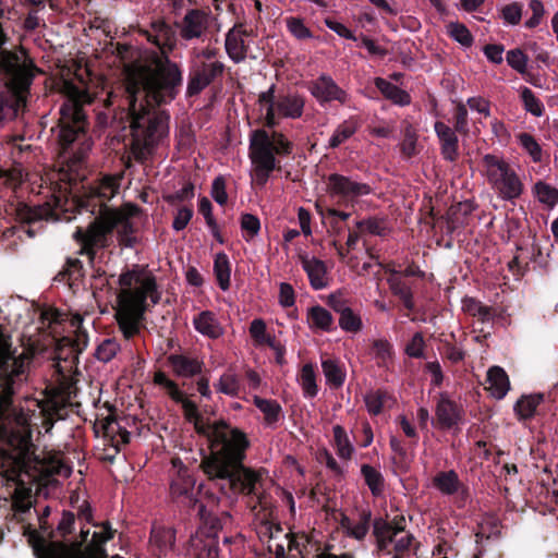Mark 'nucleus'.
I'll use <instances>...</instances> for the list:
<instances>
[{
    "instance_id": "f257e3e1",
    "label": "nucleus",
    "mask_w": 558,
    "mask_h": 558,
    "mask_svg": "<svg viewBox=\"0 0 558 558\" xmlns=\"http://www.w3.org/2000/svg\"><path fill=\"white\" fill-rule=\"evenodd\" d=\"M34 356L32 349L15 347L9 336L0 335V438L8 446L0 449V475L7 484L16 486L12 496L16 514L27 513L33 506L22 474L36 460V447L31 416L14 400L28 380Z\"/></svg>"
},
{
    "instance_id": "f03ea898",
    "label": "nucleus",
    "mask_w": 558,
    "mask_h": 558,
    "mask_svg": "<svg viewBox=\"0 0 558 558\" xmlns=\"http://www.w3.org/2000/svg\"><path fill=\"white\" fill-rule=\"evenodd\" d=\"M250 447L247 435L226 421V427L216 428L209 453L202 459L201 469L222 495L256 496L258 505H263L264 495L256 492V484L262 480L260 471L244 464Z\"/></svg>"
},
{
    "instance_id": "7ed1b4c3",
    "label": "nucleus",
    "mask_w": 558,
    "mask_h": 558,
    "mask_svg": "<svg viewBox=\"0 0 558 558\" xmlns=\"http://www.w3.org/2000/svg\"><path fill=\"white\" fill-rule=\"evenodd\" d=\"M93 101L94 97L87 89L70 85L59 109L58 122L51 128L61 162L60 180L71 185L87 175L86 158L93 140L84 107Z\"/></svg>"
},
{
    "instance_id": "20e7f679",
    "label": "nucleus",
    "mask_w": 558,
    "mask_h": 558,
    "mask_svg": "<svg viewBox=\"0 0 558 558\" xmlns=\"http://www.w3.org/2000/svg\"><path fill=\"white\" fill-rule=\"evenodd\" d=\"M144 35L160 53H154L148 63L129 68L126 77L132 78L133 86H146L157 102L173 101L183 85L181 66L168 56L175 46V32L166 21L157 20Z\"/></svg>"
},
{
    "instance_id": "39448f33",
    "label": "nucleus",
    "mask_w": 558,
    "mask_h": 558,
    "mask_svg": "<svg viewBox=\"0 0 558 558\" xmlns=\"http://www.w3.org/2000/svg\"><path fill=\"white\" fill-rule=\"evenodd\" d=\"M83 179L75 185H69V196L51 195L50 199L43 205L28 206L21 204L17 207V216L23 222H34L38 220L59 219L60 213H82L95 214L110 209L106 202L110 201L119 191L120 175H104L94 183L84 184Z\"/></svg>"
},
{
    "instance_id": "423d86ee",
    "label": "nucleus",
    "mask_w": 558,
    "mask_h": 558,
    "mask_svg": "<svg viewBox=\"0 0 558 558\" xmlns=\"http://www.w3.org/2000/svg\"><path fill=\"white\" fill-rule=\"evenodd\" d=\"M131 77H126V118L130 121L132 134L137 140H142L145 145H153L166 132L168 128V116L151 113L156 107L168 105L167 102H157L150 95L146 86H133Z\"/></svg>"
},
{
    "instance_id": "0eeeda50",
    "label": "nucleus",
    "mask_w": 558,
    "mask_h": 558,
    "mask_svg": "<svg viewBox=\"0 0 558 558\" xmlns=\"http://www.w3.org/2000/svg\"><path fill=\"white\" fill-rule=\"evenodd\" d=\"M293 151V143L281 132L271 134L265 129H256L250 134L248 157L253 165L252 178L263 187L275 170H281L276 156H289Z\"/></svg>"
},
{
    "instance_id": "6e6552de",
    "label": "nucleus",
    "mask_w": 558,
    "mask_h": 558,
    "mask_svg": "<svg viewBox=\"0 0 558 558\" xmlns=\"http://www.w3.org/2000/svg\"><path fill=\"white\" fill-rule=\"evenodd\" d=\"M98 214L86 229L77 227L73 234L74 240L81 245L78 254L86 255L90 263L94 262L98 250L110 246L111 235L120 221L111 209Z\"/></svg>"
},
{
    "instance_id": "1a4fd4ad",
    "label": "nucleus",
    "mask_w": 558,
    "mask_h": 558,
    "mask_svg": "<svg viewBox=\"0 0 558 558\" xmlns=\"http://www.w3.org/2000/svg\"><path fill=\"white\" fill-rule=\"evenodd\" d=\"M276 84L258 95V104L266 106L264 124L268 129H275L279 119H299L302 117L305 99L298 92H276Z\"/></svg>"
},
{
    "instance_id": "9d476101",
    "label": "nucleus",
    "mask_w": 558,
    "mask_h": 558,
    "mask_svg": "<svg viewBox=\"0 0 558 558\" xmlns=\"http://www.w3.org/2000/svg\"><path fill=\"white\" fill-rule=\"evenodd\" d=\"M86 332L76 333L74 337L64 336L54 339V360L57 372L64 375L70 373L78 364V355L87 347Z\"/></svg>"
},
{
    "instance_id": "9b49d317",
    "label": "nucleus",
    "mask_w": 558,
    "mask_h": 558,
    "mask_svg": "<svg viewBox=\"0 0 558 558\" xmlns=\"http://www.w3.org/2000/svg\"><path fill=\"white\" fill-rule=\"evenodd\" d=\"M483 161L487 168H496L499 172V178L495 180V186L502 199L513 201L521 196L523 184L509 163L492 154L485 155Z\"/></svg>"
},
{
    "instance_id": "f8f14e48",
    "label": "nucleus",
    "mask_w": 558,
    "mask_h": 558,
    "mask_svg": "<svg viewBox=\"0 0 558 558\" xmlns=\"http://www.w3.org/2000/svg\"><path fill=\"white\" fill-rule=\"evenodd\" d=\"M75 389L74 383L69 379L40 403L45 425L51 427L56 421L68 417L71 400L75 397Z\"/></svg>"
},
{
    "instance_id": "ddd939ff",
    "label": "nucleus",
    "mask_w": 558,
    "mask_h": 558,
    "mask_svg": "<svg viewBox=\"0 0 558 558\" xmlns=\"http://www.w3.org/2000/svg\"><path fill=\"white\" fill-rule=\"evenodd\" d=\"M36 558H84L81 543L50 542L47 543L35 530L26 532Z\"/></svg>"
},
{
    "instance_id": "4468645a",
    "label": "nucleus",
    "mask_w": 558,
    "mask_h": 558,
    "mask_svg": "<svg viewBox=\"0 0 558 558\" xmlns=\"http://www.w3.org/2000/svg\"><path fill=\"white\" fill-rule=\"evenodd\" d=\"M327 191L332 196H338L342 204H353L360 197L369 195L373 189L369 184L353 180L340 173H331L327 179Z\"/></svg>"
},
{
    "instance_id": "2eb2a0df",
    "label": "nucleus",
    "mask_w": 558,
    "mask_h": 558,
    "mask_svg": "<svg viewBox=\"0 0 558 558\" xmlns=\"http://www.w3.org/2000/svg\"><path fill=\"white\" fill-rule=\"evenodd\" d=\"M225 64L220 61L201 62L189 74L186 97L199 95L217 78L222 77Z\"/></svg>"
},
{
    "instance_id": "dca6fc26",
    "label": "nucleus",
    "mask_w": 558,
    "mask_h": 558,
    "mask_svg": "<svg viewBox=\"0 0 558 558\" xmlns=\"http://www.w3.org/2000/svg\"><path fill=\"white\" fill-rule=\"evenodd\" d=\"M195 481L186 472H179L170 484V495L177 502L187 508H197V514L206 520V507L198 501L194 494Z\"/></svg>"
},
{
    "instance_id": "f3484780",
    "label": "nucleus",
    "mask_w": 558,
    "mask_h": 558,
    "mask_svg": "<svg viewBox=\"0 0 558 558\" xmlns=\"http://www.w3.org/2000/svg\"><path fill=\"white\" fill-rule=\"evenodd\" d=\"M308 90L322 106L331 101L344 105L349 99L348 93L327 74H322L310 82Z\"/></svg>"
},
{
    "instance_id": "a211bd4d",
    "label": "nucleus",
    "mask_w": 558,
    "mask_h": 558,
    "mask_svg": "<svg viewBox=\"0 0 558 558\" xmlns=\"http://www.w3.org/2000/svg\"><path fill=\"white\" fill-rule=\"evenodd\" d=\"M436 426L440 429H452L457 427L464 416V411L461 404L451 400L447 393L442 392L435 409Z\"/></svg>"
},
{
    "instance_id": "6ab92c4d",
    "label": "nucleus",
    "mask_w": 558,
    "mask_h": 558,
    "mask_svg": "<svg viewBox=\"0 0 558 558\" xmlns=\"http://www.w3.org/2000/svg\"><path fill=\"white\" fill-rule=\"evenodd\" d=\"M119 307L116 315L117 323L123 337L130 340L140 333L145 315L144 310L141 303L119 304Z\"/></svg>"
},
{
    "instance_id": "aec40b11",
    "label": "nucleus",
    "mask_w": 558,
    "mask_h": 558,
    "mask_svg": "<svg viewBox=\"0 0 558 558\" xmlns=\"http://www.w3.org/2000/svg\"><path fill=\"white\" fill-rule=\"evenodd\" d=\"M209 14L201 9H190L183 20L177 23L180 36L184 40L198 39L208 28Z\"/></svg>"
},
{
    "instance_id": "412c9836",
    "label": "nucleus",
    "mask_w": 558,
    "mask_h": 558,
    "mask_svg": "<svg viewBox=\"0 0 558 558\" xmlns=\"http://www.w3.org/2000/svg\"><path fill=\"white\" fill-rule=\"evenodd\" d=\"M143 279L136 270L123 271L118 280L121 287L117 294L118 304L142 303L143 295L140 294V291Z\"/></svg>"
},
{
    "instance_id": "4be33fe9",
    "label": "nucleus",
    "mask_w": 558,
    "mask_h": 558,
    "mask_svg": "<svg viewBox=\"0 0 558 558\" xmlns=\"http://www.w3.org/2000/svg\"><path fill=\"white\" fill-rule=\"evenodd\" d=\"M243 36H250V33L242 23L234 24L226 34V51L234 63H240L246 58L248 46L244 43Z\"/></svg>"
},
{
    "instance_id": "5701e85b",
    "label": "nucleus",
    "mask_w": 558,
    "mask_h": 558,
    "mask_svg": "<svg viewBox=\"0 0 558 558\" xmlns=\"http://www.w3.org/2000/svg\"><path fill=\"white\" fill-rule=\"evenodd\" d=\"M300 262L314 290H323L328 287V269L324 260L303 254L300 255Z\"/></svg>"
},
{
    "instance_id": "b1692460",
    "label": "nucleus",
    "mask_w": 558,
    "mask_h": 558,
    "mask_svg": "<svg viewBox=\"0 0 558 558\" xmlns=\"http://www.w3.org/2000/svg\"><path fill=\"white\" fill-rule=\"evenodd\" d=\"M434 130L440 142L441 155L445 160L456 161L458 159L459 140L454 129L441 121H436Z\"/></svg>"
},
{
    "instance_id": "393cba45",
    "label": "nucleus",
    "mask_w": 558,
    "mask_h": 558,
    "mask_svg": "<svg viewBox=\"0 0 558 558\" xmlns=\"http://www.w3.org/2000/svg\"><path fill=\"white\" fill-rule=\"evenodd\" d=\"M433 485L442 495L452 496L461 492L468 495V487L460 481L454 470L440 471L433 477Z\"/></svg>"
},
{
    "instance_id": "a878e982",
    "label": "nucleus",
    "mask_w": 558,
    "mask_h": 558,
    "mask_svg": "<svg viewBox=\"0 0 558 558\" xmlns=\"http://www.w3.org/2000/svg\"><path fill=\"white\" fill-rule=\"evenodd\" d=\"M373 535L376 539V550L378 556L391 555V545L395 541L392 527L389 525V521L383 518H376L373 521Z\"/></svg>"
},
{
    "instance_id": "bb28decb",
    "label": "nucleus",
    "mask_w": 558,
    "mask_h": 558,
    "mask_svg": "<svg viewBox=\"0 0 558 558\" xmlns=\"http://www.w3.org/2000/svg\"><path fill=\"white\" fill-rule=\"evenodd\" d=\"M168 364L178 377H193L202 373L203 362L184 354H170Z\"/></svg>"
},
{
    "instance_id": "cd10ccee",
    "label": "nucleus",
    "mask_w": 558,
    "mask_h": 558,
    "mask_svg": "<svg viewBox=\"0 0 558 558\" xmlns=\"http://www.w3.org/2000/svg\"><path fill=\"white\" fill-rule=\"evenodd\" d=\"M193 325L199 333L210 339H218L223 335V328L211 311H203L197 314L193 319Z\"/></svg>"
},
{
    "instance_id": "c85d7f7f",
    "label": "nucleus",
    "mask_w": 558,
    "mask_h": 558,
    "mask_svg": "<svg viewBox=\"0 0 558 558\" xmlns=\"http://www.w3.org/2000/svg\"><path fill=\"white\" fill-rule=\"evenodd\" d=\"M544 401L543 393L523 395L514 403L513 411L520 422L532 420L539 414L537 408Z\"/></svg>"
},
{
    "instance_id": "c756f323",
    "label": "nucleus",
    "mask_w": 558,
    "mask_h": 558,
    "mask_svg": "<svg viewBox=\"0 0 558 558\" xmlns=\"http://www.w3.org/2000/svg\"><path fill=\"white\" fill-rule=\"evenodd\" d=\"M322 369L326 378V384L332 389H340L347 378L344 364L337 359H322Z\"/></svg>"
},
{
    "instance_id": "7c9ffc66",
    "label": "nucleus",
    "mask_w": 558,
    "mask_h": 558,
    "mask_svg": "<svg viewBox=\"0 0 558 558\" xmlns=\"http://www.w3.org/2000/svg\"><path fill=\"white\" fill-rule=\"evenodd\" d=\"M2 14L3 11L0 9V17ZM8 41L9 37L0 22V74H4L7 77L15 72L22 64L20 57L14 51L3 49Z\"/></svg>"
},
{
    "instance_id": "2f4dec72",
    "label": "nucleus",
    "mask_w": 558,
    "mask_h": 558,
    "mask_svg": "<svg viewBox=\"0 0 558 558\" xmlns=\"http://www.w3.org/2000/svg\"><path fill=\"white\" fill-rule=\"evenodd\" d=\"M361 120L356 116H351L341 122L329 138L328 147L331 149L338 148L341 144L351 138L360 129Z\"/></svg>"
},
{
    "instance_id": "473e14b6",
    "label": "nucleus",
    "mask_w": 558,
    "mask_h": 558,
    "mask_svg": "<svg viewBox=\"0 0 558 558\" xmlns=\"http://www.w3.org/2000/svg\"><path fill=\"white\" fill-rule=\"evenodd\" d=\"M489 391L496 399H502L510 389V380L506 371L500 366H492L487 372Z\"/></svg>"
},
{
    "instance_id": "72a5a7b5",
    "label": "nucleus",
    "mask_w": 558,
    "mask_h": 558,
    "mask_svg": "<svg viewBox=\"0 0 558 558\" xmlns=\"http://www.w3.org/2000/svg\"><path fill=\"white\" fill-rule=\"evenodd\" d=\"M376 88L384 95L385 98L391 100L398 106H408L411 104L410 94L400 88L399 86L388 82L383 77H376L374 80Z\"/></svg>"
},
{
    "instance_id": "f704fd0d",
    "label": "nucleus",
    "mask_w": 558,
    "mask_h": 558,
    "mask_svg": "<svg viewBox=\"0 0 558 558\" xmlns=\"http://www.w3.org/2000/svg\"><path fill=\"white\" fill-rule=\"evenodd\" d=\"M111 213L117 215L120 220L116 228L119 245L131 248L134 247L137 239L134 235L135 228L133 222L124 213L118 209H111Z\"/></svg>"
},
{
    "instance_id": "c9c22d12",
    "label": "nucleus",
    "mask_w": 558,
    "mask_h": 558,
    "mask_svg": "<svg viewBox=\"0 0 558 558\" xmlns=\"http://www.w3.org/2000/svg\"><path fill=\"white\" fill-rule=\"evenodd\" d=\"M84 266L81 259L75 257H68L64 266L58 272L56 279L73 286L84 278Z\"/></svg>"
},
{
    "instance_id": "e433bc0d",
    "label": "nucleus",
    "mask_w": 558,
    "mask_h": 558,
    "mask_svg": "<svg viewBox=\"0 0 558 558\" xmlns=\"http://www.w3.org/2000/svg\"><path fill=\"white\" fill-rule=\"evenodd\" d=\"M8 88L10 92L26 95L33 82V74L25 64H21L15 72L8 76Z\"/></svg>"
},
{
    "instance_id": "4c0bfd02",
    "label": "nucleus",
    "mask_w": 558,
    "mask_h": 558,
    "mask_svg": "<svg viewBox=\"0 0 558 558\" xmlns=\"http://www.w3.org/2000/svg\"><path fill=\"white\" fill-rule=\"evenodd\" d=\"M214 274L221 290L230 288L231 264L226 253L219 252L214 259Z\"/></svg>"
},
{
    "instance_id": "58836bf2",
    "label": "nucleus",
    "mask_w": 558,
    "mask_h": 558,
    "mask_svg": "<svg viewBox=\"0 0 558 558\" xmlns=\"http://www.w3.org/2000/svg\"><path fill=\"white\" fill-rule=\"evenodd\" d=\"M333 447L339 458L350 460L354 452V447L347 434V430L341 425L332 427Z\"/></svg>"
},
{
    "instance_id": "ea45409f",
    "label": "nucleus",
    "mask_w": 558,
    "mask_h": 558,
    "mask_svg": "<svg viewBox=\"0 0 558 558\" xmlns=\"http://www.w3.org/2000/svg\"><path fill=\"white\" fill-rule=\"evenodd\" d=\"M253 402L263 412L267 425H274L280 420L282 408L276 400L255 396Z\"/></svg>"
},
{
    "instance_id": "a19ab883",
    "label": "nucleus",
    "mask_w": 558,
    "mask_h": 558,
    "mask_svg": "<svg viewBox=\"0 0 558 558\" xmlns=\"http://www.w3.org/2000/svg\"><path fill=\"white\" fill-rule=\"evenodd\" d=\"M463 311L469 315L476 317L481 323H488L494 317V310L490 306L484 305L481 301L474 298H464L462 301Z\"/></svg>"
},
{
    "instance_id": "79ce46f5",
    "label": "nucleus",
    "mask_w": 558,
    "mask_h": 558,
    "mask_svg": "<svg viewBox=\"0 0 558 558\" xmlns=\"http://www.w3.org/2000/svg\"><path fill=\"white\" fill-rule=\"evenodd\" d=\"M150 542L158 548L160 554L173 549L175 533L168 527H154L150 533Z\"/></svg>"
},
{
    "instance_id": "37998d69",
    "label": "nucleus",
    "mask_w": 558,
    "mask_h": 558,
    "mask_svg": "<svg viewBox=\"0 0 558 558\" xmlns=\"http://www.w3.org/2000/svg\"><path fill=\"white\" fill-rule=\"evenodd\" d=\"M361 474L373 496H380L385 488L383 474L369 464H362Z\"/></svg>"
},
{
    "instance_id": "c03bdc74",
    "label": "nucleus",
    "mask_w": 558,
    "mask_h": 558,
    "mask_svg": "<svg viewBox=\"0 0 558 558\" xmlns=\"http://www.w3.org/2000/svg\"><path fill=\"white\" fill-rule=\"evenodd\" d=\"M389 446L395 452V457L392 458L395 472L407 473L410 469L411 459L409 458L405 448L402 446L401 440L391 436Z\"/></svg>"
},
{
    "instance_id": "a18cd8bd",
    "label": "nucleus",
    "mask_w": 558,
    "mask_h": 558,
    "mask_svg": "<svg viewBox=\"0 0 558 558\" xmlns=\"http://www.w3.org/2000/svg\"><path fill=\"white\" fill-rule=\"evenodd\" d=\"M196 558H218V541L215 535H207L205 539L197 538L193 542Z\"/></svg>"
},
{
    "instance_id": "49530a36",
    "label": "nucleus",
    "mask_w": 558,
    "mask_h": 558,
    "mask_svg": "<svg viewBox=\"0 0 558 558\" xmlns=\"http://www.w3.org/2000/svg\"><path fill=\"white\" fill-rule=\"evenodd\" d=\"M140 294L143 295V302L141 303V307H143L144 314L147 311V299L148 298L150 299V301L154 305L159 303L161 294L158 291L155 276L147 275L144 277L143 281H141Z\"/></svg>"
},
{
    "instance_id": "de8ad7c7",
    "label": "nucleus",
    "mask_w": 558,
    "mask_h": 558,
    "mask_svg": "<svg viewBox=\"0 0 558 558\" xmlns=\"http://www.w3.org/2000/svg\"><path fill=\"white\" fill-rule=\"evenodd\" d=\"M308 319L312 326L324 331L331 330L333 324L331 313L320 305H315L308 310Z\"/></svg>"
},
{
    "instance_id": "09e8293b",
    "label": "nucleus",
    "mask_w": 558,
    "mask_h": 558,
    "mask_svg": "<svg viewBox=\"0 0 558 558\" xmlns=\"http://www.w3.org/2000/svg\"><path fill=\"white\" fill-rule=\"evenodd\" d=\"M300 384L303 389L304 397L314 398L318 393V386L316 384V373L313 364L307 363L303 365L300 375Z\"/></svg>"
},
{
    "instance_id": "8fccbe9b",
    "label": "nucleus",
    "mask_w": 558,
    "mask_h": 558,
    "mask_svg": "<svg viewBox=\"0 0 558 558\" xmlns=\"http://www.w3.org/2000/svg\"><path fill=\"white\" fill-rule=\"evenodd\" d=\"M534 193L542 204L550 208L558 204V190L543 181L535 183Z\"/></svg>"
},
{
    "instance_id": "3c124183",
    "label": "nucleus",
    "mask_w": 558,
    "mask_h": 558,
    "mask_svg": "<svg viewBox=\"0 0 558 558\" xmlns=\"http://www.w3.org/2000/svg\"><path fill=\"white\" fill-rule=\"evenodd\" d=\"M524 109L534 117H542L545 108L543 102L535 96L533 90L529 87H522L520 94Z\"/></svg>"
},
{
    "instance_id": "603ef678",
    "label": "nucleus",
    "mask_w": 558,
    "mask_h": 558,
    "mask_svg": "<svg viewBox=\"0 0 558 558\" xmlns=\"http://www.w3.org/2000/svg\"><path fill=\"white\" fill-rule=\"evenodd\" d=\"M240 226L243 232V239L246 242L252 241L260 231L259 218L253 214H242L240 219Z\"/></svg>"
},
{
    "instance_id": "864d4df0",
    "label": "nucleus",
    "mask_w": 558,
    "mask_h": 558,
    "mask_svg": "<svg viewBox=\"0 0 558 558\" xmlns=\"http://www.w3.org/2000/svg\"><path fill=\"white\" fill-rule=\"evenodd\" d=\"M372 522V513L369 510L363 509L359 512V521L356 523H352L351 531L349 532V536L362 541L365 538L369 531Z\"/></svg>"
},
{
    "instance_id": "5fc2aeb1",
    "label": "nucleus",
    "mask_w": 558,
    "mask_h": 558,
    "mask_svg": "<svg viewBox=\"0 0 558 558\" xmlns=\"http://www.w3.org/2000/svg\"><path fill=\"white\" fill-rule=\"evenodd\" d=\"M195 432L207 439L208 447L211 445L214 440V433L216 432V428L221 429L222 427H226V421L225 420H218L215 422H205L203 416L197 420V422H193Z\"/></svg>"
},
{
    "instance_id": "6e6d98bb",
    "label": "nucleus",
    "mask_w": 558,
    "mask_h": 558,
    "mask_svg": "<svg viewBox=\"0 0 558 558\" xmlns=\"http://www.w3.org/2000/svg\"><path fill=\"white\" fill-rule=\"evenodd\" d=\"M390 399V395L381 389L371 392L365 396V405L367 411L372 415H378L381 413L386 401Z\"/></svg>"
},
{
    "instance_id": "4d7b16f0",
    "label": "nucleus",
    "mask_w": 558,
    "mask_h": 558,
    "mask_svg": "<svg viewBox=\"0 0 558 558\" xmlns=\"http://www.w3.org/2000/svg\"><path fill=\"white\" fill-rule=\"evenodd\" d=\"M215 387L219 392L230 397H239L240 395V380L234 374L221 375Z\"/></svg>"
},
{
    "instance_id": "13d9d810",
    "label": "nucleus",
    "mask_w": 558,
    "mask_h": 558,
    "mask_svg": "<svg viewBox=\"0 0 558 558\" xmlns=\"http://www.w3.org/2000/svg\"><path fill=\"white\" fill-rule=\"evenodd\" d=\"M448 34L459 44L464 47H471L473 44V36L468 27L459 22H450L447 26Z\"/></svg>"
},
{
    "instance_id": "bf43d9fd",
    "label": "nucleus",
    "mask_w": 558,
    "mask_h": 558,
    "mask_svg": "<svg viewBox=\"0 0 558 558\" xmlns=\"http://www.w3.org/2000/svg\"><path fill=\"white\" fill-rule=\"evenodd\" d=\"M120 350V343L116 338H107L105 339L96 349V357L101 362L111 361Z\"/></svg>"
},
{
    "instance_id": "052dcab7",
    "label": "nucleus",
    "mask_w": 558,
    "mask_h": 558,
    "mask_svg": "<svg viewBox=\"0 0 558 558\" xmlns=\"http://www.w3.org/2000/svg\"><path fill=\"white\" fill-rule=\"evenodd\" d=\"M520 145L523 147V149L531 156L532 160L534 162L542 161V147L536 142L535 137L530 133H521L519 136Z\"/></svg>"
},
{
    "instance_id": "680f3d73",
    "label": "nucleus",
    "mask_w": 558,
    "mask_h": 558,
    "mask_svg": "<svg viewBox=\"0 0 558 558\" xmlns=\"http://www.w3.org/2000/svg\"><path fill=\"white\" fill-rule=\"evenodd\" d=\"M288 31L300 40L313 37L311 29L304 24L301 17L290 16L286 19Z\"/></svg>"
},
{
    "instance_id": "e2e57ef3",
    "label": "nucleus",
    "mask_w": 558,
    "mask_h": 558,
    "mask_svg": "<svg viewBox=\"0 0 558 558\" xmlns=\"http://www.w3.org/2000/svg\"><path fill=\"white\" fill-rule=\"evenodd\" d=\"M339 326L344 331L356 333L362 330L363 323L360 315L355 314L353 310L350 308L345 313H341Z\"/></svg>"
},
{
    "instance_id": "0e129e2a",
    "label": "nucleus",
    "mask_w": 558,
    "mask_h": 558,
    "mask_svg": "<svg viewBox=\"0 0 558 558\" xmlns=\"http://www.w3.org/2000/svg\"><path fill=\"white\" fill-rule=\"evenodd\" d=\"M75 529V514L71 511L63 510L60 520L54 530L56 537L65 538L72 534Z\"/></svg>"
},
{
    "instance_id": "69168bd1",
    "label": "nucleus",
    "mask_w": 558,
    "mask_h": 558,
    "mask_svg": "<svg viewBox=\"0 0 558 558\" xmlns=\"http://www.w3.org/2000/svg\"><path fill=\"white\" fill-rule=\"evenodd\" d=\"M454 131L461 135L469 134L468 110L464 104L459 102L453 112Z\"/></svg>"
},
{
    "instance_id": "338daca9",
    "label": "nucleus",
    "mask_w": 558,
    "mask_h": 558,
    "mask_svg": "<svg viewBox=\"0 0 558 558\" xmlns=\"http://www.w3.org/2000/svg\"><path fill=\"white\" fill-rule=\"evenodd\" d=\"M372 349L379 365L385 364L388 360L392 359L393 348L386 339L374 340Z\"/></svg>"
},
{
    "instance_id": "774afa93",
    "label": "nucleus",
    "mask_w": 558,
    "mask_h": 558,
    "mask_svg": "<svg viewBox=\"0 0 558 558\" xmlns=\"http://www.w3.org/2000/svg\"><path fill=\"white\" fill-rule=\"evenodd\" d=\"M506 59L508 64L517 72L521 74L526 72L527 57L521 49L509 50Z\"/></svg>"
}]
</instances>
